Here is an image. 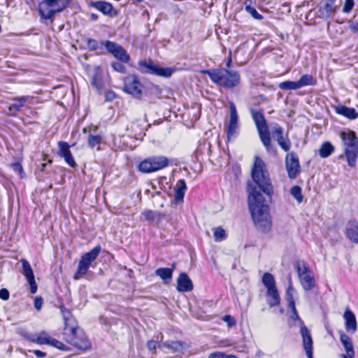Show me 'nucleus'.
Instances as JSON below:
<instances>
[{
    "label": "nucleus",
    "instance_id": "e433bc0d",
    "mask_svg": "<svg viewBox=\"0 0 358 358\" xmlns=\"http://www.w3.org/2000/svg\"><path fill=\"white\" fill-rule=\"evenodd\" d=\"M182 343L180 341H168L159 345V348H166L173 351H178L182 348Z\"/></svg>",
    "mask_w": 358,
    "mask_h": 358
},
{
    "label": "nucleus",
    "instance_id": "a878e982",
    "mask_svg": "<svg viewBox=\"0 0 358 358\" xmlns=\"http://www.w3.org/2000/svg\"><path fill=\"white\" fill-rule=\"evenodd\" d=\"M162 89L152 83L145 85L144 96L160 99L162 97Z\"/></svg>",
    "mask_w": 358,
    "mask_h": 358
},
{
    "label": "nucleus",
    "instance_id": "3c124183",
    "mask_svg": "<svg viewBox=\"0 0 358 358\" xmlns=\"http://www.w3.org/2000/svg\"><path fill=\"white\" fill-rule=\"evenodd\" d=\"M223 320L227 323L228 326L231 327L236 324L235 319L230 315H226L223 317Z\"/></svg>",
    "mask_w": 358,
    "mask_h": 358
},
{
    "label": "nucleus",
    "instance_id": "473e14b6",
    "mask_svg": "<svg viewBox=\"0 0 358 358\" xmlns=\"http://www.w3.org/2000/svg\"><path fill=\"white\" fill-rule=\"evenodd\" d=\"M175 71L176 69L174 68L161 67L157 65L154 75L164 78H170Z\"/></svg>",
    "mask_w": 358,
    "mask_h": 358
},
{
    "label": "nucleus",
    "instance_id": "4be33fe9",
    "mask_svg": "<svg viewBox=\"0 0 358 358\" xmlns=\"http://www.w3.org/2000/svg\"><path fill=\"white\" fill-rule=\"evenodd\" d=\"M345 235L350 241L358 243V222L357 220H352L347 223Z\"/></svg>",
    "mask_w": 358,
    "mask_h": 358
},
{
    "label": "nucleus",
    "instance_id": "6ab92c4d",
    "mask_svg": "<svg viewBox=\"0 0 358 358\" xmlns=\"http://www.w3.org/2000/svg\"><path fill=\"white\" fill-rule=\"evenodd\" d=\"M177 289L180 292H187L193 289V284L186 273H181L177 280Z\"/></svg>",
    "mask_w": 358,
    "mask_h": 358
},
{
    "label": "nucleus",
    "instance_id": "7ed1b4c3",
    "mask_svg": "<svg viewBox=\"0 0 358 358\" xmlns=\"http://www.w3.org/2000/svg\"><path fill=\"white\" fill-rule=\"evenodd\" d=\"M210 80L225 89H233L241 83V76L237 71L225 68L211 69L203 71Z\"/></svg>",
    "mask_w": 358,
    "mask_h": 358
},
{
    "label": "nucleus",
    "instance_id": "2eb2a0df",
    "mask_svg": "<svg viewBox=\"0 0 358 358\" xmlns=\"http://www.w3.org/2000/svg\"><path fill=\"white\" fill-rule=\"evenodd\" d=\"M32 99L29 96H21L13 97L11 100L13 103L8 107V115L15 117L18 112H20L26 104Z\"/></svg>",
    "mask_w": 358,
    "mask_h": 358
},
{
    "label": "nucleus",
    "instance_id": "412c9836",
    "mask_svg": "<svg viewBox=\"0 0 358 358\" xmlns=\"http://www.w3.org/2000/svg\"><path fill=\"white\" fill-rule=\"evenodd\" d=\"M147 159L151 164L152 169H153V172L161 170L168 166L169 165V159L165 156H152L147 157Z\"/></svg>",
    "mask_w": 358,
    "mask_h": 358
},
{
    "label": "nucleus",
    "instance_id": "f704fd0d",
    "mask_svg": "<svg viewBox=\"0 0 358 358\" xmlns=\"http://www.w3.org/2000/svg\"><path fill=\"white\" fill-rule=\"evenodd\" d=\"M299 87L301 88L304 86L308 85H315L317 83L316 79L314 78L311 75L305 74L303 75L301 78L298 80Z\"/></svg>",
    "mask_w": 358,
    "mask_h": 358
},
{
    "label": "nucleus",
    "instance_id": "8fccbe9b",
    "mask_svg": "<svg viewBox=\"0 0 358 358\" xmlns=\"http://www.w3.org/2000/svg\"><path fill=\"white\" fill-rule=\"evenodd\" d=\"M99 43L96 40L93 38L87 39V48L90 50H96L99 48Z\"/></svg>",
    "mask_w": 358,
    "mask_h": 358
},
{
    "label": "nucleus",
    "instance_id": "9d476101",
    "mask_svg": "<svg viewBox=\"0 0 358 358\" xmlns=\"http://www.w3.org/2000/svg\"><path fill=\"white\" fill-rule=\"evenodd\" d=\"M340 5L336 0H320L316 7V17L323 20H329L338 12Z\"/></svg>",
    "mask_w": 358,
    "mask_h": 358
},
{
    "label": "nucleus",
    "instance_id": "bf43d9fd",
    "mask_svg": "<svg viewBox=\"0 0 358 358\" xmlns=\"http://www.w3.org/2000/svg\"><path fill=\"white\" fill-rule=\"evenodd\" d=\"M350 29L353 32H357L358 31V22H351L350 24Z\"/></svg>",
    "mask_w": 358,
    "mask_h": 358
},
{
    "label": "nucleus",
    "instance_id": "72a5a7b5",
    "mask_svg": "<svg viewBox=\"0 0 358 358\" xmlns=\"http://www.w3.org/2000/svg\"><path fill=\"white\" fill-rule=\"evenodd\" d=\"M262 281L267 289L276 287L274 277L270 273H265L262 276Z\"/></svg>",
    "mask_w": 358,
    "mask_h": 358
},
{
    "label": "nucleus",
    "instance_id": "0e129e2a",
    "mask_svg": "<svg viewBox=\"0 0 358 358\" xmlns=\"http://www.w3.org/2000/svg\"><path fill=\"white\" fill-rule=\"evenodd\" d=\"M231 62H232V59H231V55L229 56V57L227 58V61H226V66L227 68L230 67L231 64Z\"/></svg>",
    "mask_w": 358,
    "mask_h": 358
},
{
    "label": "nucleus",
    "instance_id": "5fc2aeb1",
    "mask_svg": "<svg viewBox=\"0 0 358 358\" xmlns=\"http://www.w3.org/2000/svg\"><path fill=\"white\" fill-rule=\"evenodd\" d=\"M11 167L15 171L18 172L20 173H22L23 171L22 166L21 164L19 162L13 163L11 164Z\"/></svg>",
    "mask_w": 358,
    "mask_h": 358
},
{
    "label": "nucleus",
    "instance_id": "6e6d98bb",
    "mask_svg": "<svg viewBox=\"0 0 358 358\" xmlns=\"http://www.w3.org/2000/svg\"><path fill=\"white\" fill-rule=\"evenodd\" d=\"M106 101H113L115 98V93L111 90H108L105 94Z\"/></svg>",
    "mask_w": 358,
    "mask_h": 358
},
{
    "label": "nucleus",
    "instance_id": "864d4df0",
    "mask_svg": "<svg viewBox=\"0 0 358 358\" xmlns=\"http://www.w3.org/2000/svg\"><path fill=\"white\" fill-rule=\"evenodd\" d=\"M10 294L7 289L2 288L0 289V299L3 300H8L9 299Z\"/></svg>",
    "mask_w": 358,
    "mask_h": 358
},
{
    "label": "nucleus",
    "instance_id": "c756f323",
    "mask_svg": "<svg viewBox=\"0 0 358 358\" xmlns=\"http://www.w3.org/2000/svg\"><path fill=\"white\" fill-rule=\"evenodd\" d=\"M138 70L142 73L154 75L157 65L152 61L141 60L138 63Z\"/></svg>",
    "mask_w": 358,
    "mask_h": 358
},
{
    "label": "nucleus",
    "instance_id": "58836bf2",
    "mask_svg": "<svg viewBox=\"0 0 358 358\" xmlns=\"http://www.w3.org/2000/svg\"><path fill=\"white\" fill-rule=\"evenodd\" d=\"M138 170L143 173H153V169H152L151 164L147 158L139 163Z\"/></svg>",
    "mask_w": 358,
    "mask_h": 358
},
{
    "label": "nucleus",
    "instance_id": "a18cd8bd",
    "mask_svg": "<svg viewBox=\"0 0 358 358\" xmlns=\"http://www.w3.org/2000/svg\"><path fill=\"white\" fill-rule=\"evenodd\" d=\"M245 11L249 13L254 19L262 20L264 19V16L259 14L255 8L251 6L250 5H245Z\"/></svg>",
    "mask_w": 358,
    "mask_h": 358
},
{
    "label": "nucleus",
    "instance_id": "7c9ffc66",
    "mask_svg": "<svg viewBox=\"0 0 358 358\" xmlns=\"http://www.w3.org/2000/svg\"><path fill=\"white\" fill-rule=\"evenodd\" d=\"M187 189L186 182L185 180L180 179L177 182L176 188L175 192V200L176 203L183 201L185 192Z\"/></svg>",
    "mask_w": 358,
    "mask_h": 358
},
{
    "label": "nucleus",
    "instance_id": "9b49d317",
    "mask_svg": "<svg viewBox=\"0 0 358 358\" xmlns=\"http://www.w3.org/2000/svg\"><path fill=\"white\" fill-rule=\"evenodd\" d=\"M100 43L101 46L106 48L108 52L121 62L128 63L129 62L130 56L122 45L109 40L102 41Z\"/></svg>",
    "mask_w": 358,
    "mask_h": 358
},
{
    "label": "nucleus",
    "instance_id": "49530a36",
    "mask_svg": "<svg viewBox=\"0 0 358 358\" xmlns=\"http://www.w3.org/2000/svg\"><path fill=\"white\" fill-rule=\"evenodd\" d=\"M355 6V1L354 0H345L344 5L342 8V12L343 13H350L352 10Z\"/></svg>",
    "mask_w": 358,
    "mask_h": 358
},
{
    "label": "nucleus",
    "instance_id": "423d86ee",
    "mask_svg": "<svg viewBox=\"0 0 358 358\" xmlns=\"http://www.w3.org/2000/svg\"><path fill=\"white\" fill-rule=\"evenodd\" d=\"M69 5L68 0H43L38 12L41 18L50 20L56 13L62 11Z\"/></svg>",
    "mask_w": 358,
    "mask_h": 358
},
{
    "label": "nucleus",
    "instance_id": "b1692460",
    "mask_svg": "<svg viewBox=\"0 0 358 358\" xmlns=\"http://www.w3.org/2000/svg\"><path fill=\"white\" fill-rule=\"evenodd\" d=\"M90 6L99 11L101 12L103 15L112 16L113 11L114 10L113 5L105 1H92Z\"/></svg>",
    "mask_w": 358,
    "mask_h": 358
},
{
    "label": "nucleus",
    "instance_id": "603ef678",
    "mask_svg": "<svg viewBox=\"0 0 358 358\" xmlns=\"http://www.w3.org/2000/svg\"><path fill=\"white\" fill-rule=\"evenodd\" d=\"M43 303V301L42 297L41 296H36L34 299V307L36 310H41L42 306Z\"/></svg>",
    "mask_w": 358,
    "mask_h": 358
},
{
    "label": "nucleus",
    "instance_id": "aec40b11",
    "mask_svg": "<svg viewBox=\"0 0 358 358\" xmlns=\"http://www.w3.org/2000/svg\"><path fill=\"white\" fill-rule=\"evenodd\" d=\"M345 319V327L348 332L355 333L357 329L355 315L349 309H347L343 315Z\"/></svg>",
    "mask_w": 358,
    "mask_h": 358
},
{
    "label": "nucleus",
    "instance_id": "2f4dec72",
    "mask_svg": "<svg viewBox=\"0 0 358 358\" xmlns=\"http://www.w3.org/2000/svg\"><path fill=\"white\" fill-rule=\"evenodd\" d=\"M335 150L334 146L329 141L323 143L318 150V153L322 158L329 157Z\"/></svg>",
    "mask_w": 358,
    "mask_h": 358
},
{
    "label": "nucleus",
    "instance_id": "de8ad7c7",
    "mask_svg": "<svg viewBox=\"0 0 358 358\" xmlns=\"http://www.w3.org/2000/svg\"><path fill=\"white\" fill-rule=\"evenodd\" d=\"M289 286L287 287V289L286 291V300L287 301H294V294L295 292V289L293 287L292 285V280H291V278H289Z\"/></svg>",
    "mask_w": 358,
    "mask_h": 358
},
{
    "label": "nucleus",
    "instance_id": "393cba45",
    "mask_svg": "<svg viewBox=\"0 0 358 358\" xmlns=\"http://www.w3.org/2000/svg\"><path fill=\"white\" fill-rule=\"evenodd\" d=\"M176 268V264H172L171 268H159L155 271V275L159 276L164 284H169L173 277V273Z\"/></svg>",
    "mask_w": 358,
    "mask_h": 358
},
{
    "label": "nucleus",
    "instance_id": "6e6552de",
    "mask_svg": "<svg viewBox=\"0 0 358 358\" xmlns=\"http://www.w3.org/2000/svg\"><path fill=\"white\" fill-rule=\"evenodd\" d=\"M101 248L99 245L94 247L92 250L85 253L80 257L76 272L73 275L74 280H79L87 274L92 263L100 254Z\"/></svg>",
    "mask_w": 358,
    "mask_h": 358
},
{
    "label": "nucleus",
    "instance_id": "c85d7f7f",
    "mask_svg": "<svg viewBox=\"0 0 358 358\" xmlns=\"http://www.w3.org/2000/svg\"><path fill=\"white\" fill-rule=\"evenodd\" d=\"M299 280L302 287L306 291H310L315 287V279L312 272H309V273L302 275Z\"/></svg>",
    "mask_w": 358,
    "mask_h": 358
},
{
    "label": "nucleus",
    "instance_id": "052dcab7",
    "mask_svg": "<svg viewBox=\"0 0 358 358\" xmlns=\"http://www.w3.org/2000/svg\"><path fill=\"white\" fill-rule=\"evenodd\" d=\"M33 353L37 357H39V358H42V357H45L46 355V353L44 352H42L39 350H35L33 351Z\"/></svg>",
    "mask_w": 358,
    "mask_h": 358
},
{
    "label": "nucleus",
    "instance_id": "c9c22d12",
    "mask_svg": "<svg viewBox=\"0 0 358 358\" xmlns=\"http://www.w3.org/2000/svg\"><path fill=\"white\" fill-rule=\"evenodd\" d=\"M296 268L299 278H301L302 275H306L309 273V272H311L309 269L308 264L303 261L296 262Z\"/></svg>",
    "mask_w": 358,
    "mask_h": 358
},
{
    "label": "nucleus",
    "instance_id": "13d9d810",
    "mask_svg": "<svg viewBox=\"0 0 358 358\" xmlns=\"http://www.w3.org/2000/svg\"><path fill=\"white\" fill-rule=\"evenodd\" d=\"M224 354L222 352H215L210 354L208 358H224Z\"/></svg>",
    "mask_w": 358,
    "mask_h": 358
},
{
    "label": "nucleus",
    "instance_id": "c03bdc74",
    "mask_svg": "<svg viewBox=\"0 0 358 358\" xmlns=\"http://www.w3.org/2000/svg\"><path fill=\"white\" fill-rule=\"evenodd\" d=\"M102 138L100 135H93L89 134L87 138L88 145L90 148H93L96 145H98L101 143Z\"/></svg>",
    "mask_w": 358,
    "mask_h": 358
},
{
    "label": "nucleus",
    "instance_id": "ea45409f",
    "mask_svg": "<svg viewBox=\"0 0 358 358\" xmlns=\"http://www.w3.org/2000/svg\"><path fill=\"white\" fill-rule=\"evenodd\" d=\"M290 194L299 203H301L303 201V196L301 187L298 185L293 186L290 189Z\"/></svg>",
    "mask_w": 358,
    "mask_h": 358
},
{
    "label": "nucleus",
    "instance_id": "4c0bfd02",
    "mask_svg": "<svg viewBox=\"0 0 358 358\" xmlns=\"http://www.w3.org/2000/svg\"><path fill=\"white\" fill-rule=\"evenodd\" d=\"M279 88L282 90H296L300 89L297 81L287 80L279 84Z\"/></svg>",
    "mask_w": 358,
    "mask_h": 358
},
{
    "label": "nucleus",
    "instance_id": "e2e57ef3",
    "mask_svg": "<svg viewBox=\"0 0 358 358\" xmlns=\"http://www.w3.org/2000/svg\"><path fill=\"white\" fill-rule=\"evenodd\" d=\"M293 313V316H292V318L294 319V320H299L301 321V322L303 324V322L302 320L300 319L299 315H298V313H297V310H296V312H292Z\"/></svg>",
    "mask_w": 358,
    "mask_h": 358
},
{
    "label": "nucleus",
    "instance_id": "39448f33",
    "mask_svg": "<svg viewBox=\"0 0 358 358\" xmlns=\"http://www.w3.org/2000/svg\"><path fill=\"white\" fill-rule=\"evenodd\" d=\"M344 146V155L350 167L356 164L358 157V138L353 131H343L341 134Z\"/></svg>",
    "mask_w": 358,
    "mask_h": 358
},
{
    "label": "nucleus",
    "instance_id": "cd10ccee",
    "mask_svg": "<svg viewBox=\"0 0 358 358\" xmlns=\"http://www.w3.org/2000/svg\"><path fill=\"white\" fill-rule=\"evenodd\" d=\"M336 113L350 120H355L358 117V113L354 108L345 106H338L335 108Z\"/></svg>",
    "mask_w": 358,
    "mask_h": 358
},
{
    "label": "nucleus",
    "instance_id": "4468645a",
    "mask_svg": "<svg viewBox=\"0 0 358 358\" xmlns=\"http://www.w3.org/2000/svg\"><path fill=\"white\" fill-rule=\"evenodd\" d=\"M285 167L287 171L288 177L290 179H294L299 174L300 164L298 155L294 152H291L286 155Z\"/></svg>",
    "mask_w": 358,
    "mask_h": 358
},
{
    "label": "nucleus",
    "instance_id": "ddd939ff",
    "mask_svg": "<svg viewBox=\"0 0 358 358\" xmlns=\"http://www.w3.org/2000/svg\"><path fill=\"white\" fill-rule=\"evenodd\" d=\"M271 134L275 141H277L278 145L285 152H288L291 148V141L287 135L283 136V128L278 123L273 122L271 124Z\"/></svg>",
    "mask_w": 358,
    "mask_h": 358
},
{
    "label": "nucleus",
    "instance_id": "f3484780",
    "mask_svg": "<svg viewBox=\"0 0 358 358\" xmlns=\"http://www.w3.org/2000/svg\"><path fill=\"white\" fill-rule=\"evenodd\" d=\"M58 155L64 159V161L71 167L74 168L76 166V163L70 151V145L65 141L58 142Z\"/></svg>",
    "mask_w": 358,
    "mask_h": 358
},
{
    "label": "nucleus",
    "instance_id": "1a4fd4ad",
    "mask_svg": "<svg viewBox=\"0 0 358 358\" xmlns=\"http://www.w3.org/2000/svg\"><path fill=\"white\" fill-rule=\"evenodd\" d=\"M229 106V120L226 126L225 131L228 141L235 139L240 133V123L236 105L230 101Z\"/></svg>",
    "mask_w": 358,
    "mask_h": 358
},
{
    "label": "nucleus",
    "instance_id": "f8f14e48",
    "mask_svg": "<svg viewBox=\"0 0 358 358\" xmlns=\"http://www.w3.org/2000/svg\"><path fill=\"white\" fill-rule=\"evenodd\" d=\"M25 337L28 341L39 345H48L59 350H64L66 348L62 342L50 336L45 331H41L38 334H28Z\"/></svg>",
    "mask_w": 358,
    "mask_h": 358
},
{
    "label": "nucleus",
    "instance_id": "dca6fc26",
    "mask_svg": "<svg viewBox=\"0 0 358 358\" xmlns=\"http://www.w3.org/2000/svg\"><path fill=\"white\" fill-rule=\"evenodd\" d=\"M21 263L22 266V273L25 276L30 286V292L31 294H35L37 291V285L35 281L34 274L31 266L29 262L25 259H22Z\"/></svg>",
    "mask_w": 358,
    "mask_h": 358
},
{
    "label": "nucleus",
    "instance_id": "4d7b16f0",
    "mask_svg": "<svg viewBox=\"0 0 358 358\" xmlns=\"http://www.w3.org/2000/svg\"><path fill=\"white\" fill-rule=\"evenodd\" d=\"M157 345V341H153V340H150V341H148V343H147V348L150 350H154L156 349Z\"/></svg>",
    "mask_w": 358,
    "mask_h": 358
},
{
    "label": "nucleus",
    "instance_id": "79ce46f5",
    "mask_svg": "<svg viewBox=\"0 0 358 358\" xmlns=\"http://www.w3.org/2000/svg\"><path fill=\"white\" fill-rule=\"evenodd\" d=\"M213 235L216 241H221L227 238L226 231L221 227H218L214 229Z\"/></svg>",
    "mask_w": 358,
    "mask_h": 358
},
{
    "label": "nucleus",
    "instance_id": "20e7f679",
    "mask_svg": "<svg viewBox=\"0 0 358 358\" xmlns=\"http://www.w3.org/2000/svg\"><path fill=\"white\" fill-rule=\"evenodd\" d=\"M250 113L257 127L261 142L266 151L268 152H275V150L271 144V133L263 113L251 108Z\"/></svg>",
    "mask_w": 358,
    "mask_h": 358
},
{
    "label": "nucleus",
    "instance_id": "0eeeda50",
    "mask_svg": "<svg viewBox=\"0 0 358 358\" xmlns=\"http://www.w3.org/2000/svg\"><path fill=\"white\" fill-rule=\"evenodd\" d=\"M123 91L133 98L142 100L144 97L145 85L136 74H129L123 79Z\"/></svg>",
    "mask_w": 358,
    "mask_h": 358
},
{
    "label": "nucleus",
    "instance_id": "f03ea898",
    "mask_svg": "<svg viewBox=\"0 0 358 358\" xmlns=\"http://www.w3.org/2000/svg\"><path fill=\"white\" fill-rule=\"evenodd\" d=\"M64 315V339L75 348L85 350L91 348V343L81 329L76 319L68 310L62 309Z\"/></svg>",
    "mask_w": 358,
    "mask_h": 358
},
{
    "label": "nucleus",
    "instance_id": "09e8293b",
    "mask_svg": "<svg viewBox=\"0 0 358 358\" xmlns=\"http://www.w3.org/2000/svg\"><path fill=\"white\" fill-rule=\"evenodd\" d=\"M112 68L117 72L124 73L126 72V67L120 62H114L111 64Z\"/></svg>",
    "mask_w": 358,
    "mask_h": 358
},
{
    "label": "nucleus",
    "instance_id": "680f3d73",
    "mask_svg": "<svg viewBox=\"0 0 358 358\" xmlns=\"http://www.w3.org/2000/svg\"><path fill=\"white\" fill-rule=\"evenodd\" d=\"M288 302V308H289L292 312H296V307H295V301H289Z\"/></svg>",
    "mask_w": 358,
    "mask_h": 358
},
{
    "label": "nucleus",
    "instance_id": "774afa93",
    "mask_svg": "<svg viewBox=\"0 0 358 358\" xmlns=\"http://www.w3.org/2000/svg\"><path fill=\"white\" fill-rule=\"evenodd\" d=\"M342 358H353V357H348V356H341Z\"/></svg>",
    "mask_w": 358,
    "mask_h": 358
},
{
    "label": "nucleus",
    "instance_id": "338daca9",
    "mask_svg": "<svg viewBox=\"0 0 358 358\" xmlns=\"http://www.w3.org/2000/svg\"><path fill=\"white\" fill-rule=\"evenodd\" d=\"M224 358H238V357L236 356V355H227V354H224Z\"/></svg>",
    "mask_w": 358,
    "mask_h": 358
},
{
    "label": "nucleus",
    "instance_id": "37998d69",
    "mask_svg": "<svg viewBox=\"0 0 358 358\" xmlns=\"http://www.w3.org/2000/svg\"><path fill=\"white\" fill-rule=\"evenodd\" d=\"M145 218L148 221H153L161 217V213L151 210H145L143 212Z\"/></svg>",
    "mask_w": 358,
    "mask_h": 358
},
{
    "label": "nucleus",
    "instance_id": "a19ab883",
    "mask_svg": "<svg viewBox=\"0 0 358 358\" xmlns=\"http://www.w3.org/2000/svg\"><path fill=\"white\" fill-rule=\"evenodd\" d=\"M91 85L96 90H100L103 87V82L101 76L98 73L94 74L91 79Z\"/></svg>",
    "mask_w": 358,
    "mask_h": 358
},
{
    "label": "nucleus",
    "instance_id": "a211bd4d",
    "mask_svg": "<svg viewBox=\"0 0 358 358\" xmlns=\"http://www.w3.org/2000/svg\"><path fill=\"white\" fill-rule=\"evenodd\" d=\"M301 334L303 339V346L307 357L313 355V339L308 329L303 324L301 327Z\"/></svg>",
    "mask_w": 358,
    "mask_h": 358
},
{
    "label": "nucleus",
    "instance_id": "bb28decb",
    "mask_svg": "<svg viewBox=\"0 0 358 358\" xmlns=\"http://www.w3.org/2000/svg\"><path fill=\"white\" fill-rule=\"evenodd\" d=\"M266 301L269 307L278 306L280 303V297L277 287L266 290Z\"/></svg>",
    "mask_w": 358,
    "mask_h": 358
},
{
    "label": "nucleus",
    "instance_id": "69168bd1",
    "mask_svg": "<svg viewBox=\"0 0 358 358\" xmlns=\"http://www.w3.org/2000/svg\"><path fill=\"white\" fill-rule=\"evenodd\" d=\"M90 19L93 21H96L98 19V15L95 13H91Z\"/></svg>",
    "mask_w": 358,
    "mask_h": 358
},
{
    "label": "nucleus",
    "instance_id": "f257e3e1",
    "mask_svg": "<svg viewBox=\"0 0 358 358\" xmlns=\"http://www.w3.org/2000/svg\"><path fill=\"white\" fill-rule=\"evenodd\" d=\"M252 178L253 182L248 183L249 210L255 227L268 233L272 228L268 204L272 201L273 187L265 163L257 156L252 169Z\"/></svg>",
    "mask_w": 358,
    "mask_h": 358
},
{
    "label": "nucleus",
    "instance_id": "5701e85b",
    "mask_svg": "<svg viewBox=\"0 0 358 358\" xmlns=\"http://www.w3.org/2000/svg\"><path fill=\"white\" fill-rule=\"evenodd\" d=\"M340 341L343 345L346 354L342 355L341 356H348L350 357H354L355 352L354 350V346L352 344V339L343 331H340Z\"/></svg>",
    "mask_w": 358,
    "mask_h": 358
}]
</instances>
